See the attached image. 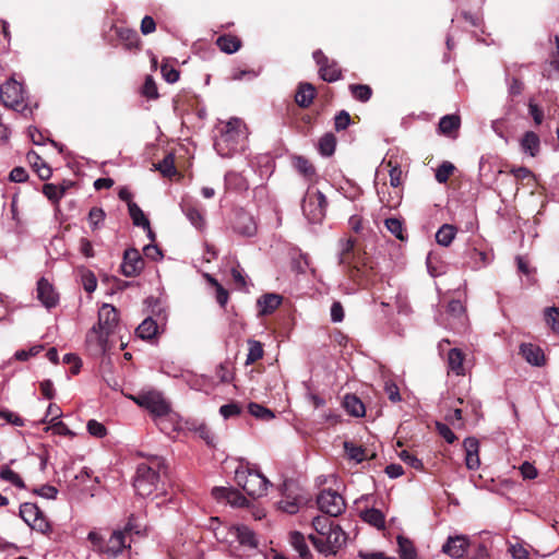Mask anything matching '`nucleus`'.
I'll return each mask as SVG.
<instances>
[{
	"instance_id": "1",
	"label": "nucleus",
	"mask_w": 559,
	"mask_h": 559,
	"mask_svg": "<svg viewBox=\"0 0 559 559\" xmlns=\"http://www.w3.org/2000/svg\"><path fill=\"white\" fill-rule=\"evenodd\" d=\"M118 311L109 304H104L98 311V321L86 334V343L95 354H105L108 338L118 325Z\"/></svg>"
},
{
	"instance_id": "2",
	"label": "nucleus",
	"mask_w": 559,
	"mask_h": 559,
	"mask_svg": "<svg viewBox=\"0 0 559 559\" xmlns=\"http://www.w3.org/2000/svg\"><path fill=\"white\" fill-rule=\"evenodd\" d=\"M247 147V135L242 121L239 118H231L225 126V130L214 142L217 154L224 158L233 157L243 152Z\"/></svg>"
},
{
	"instance_id": "3",
	"label": "nucleus",
	"mask_w": 559,
	"mask_h": 559,
	"mask_svg": "<svg viewBox=\"0 0 559 559\" xmlns=\"http://www.w3.org/2000/svg\"><path fill=\"white\" fill-rule=\"evenodd\" d=\"M162 465L158 457L138 465L133 480L136 495L146 498L159 489Z\"/></svg>"
},
{
	"instance_id": "4",
	"label": "nucleus",
	"mask_w": 559,
	"mask_h": 559,
	"mask_svg": "<svg viewBox=\"0 0 559 559\" xmlns=\"http://www.w3.org/2000/svg\"><path fill=\"white\" fill-rule=\"evenodd\" d=\"M0 97L5 107H9L24 117L33 114V108L25 103L26 92L22 83L11 78L0 86Z\"/></svg>"
},
{
	"instance_id": "5",
	"label": "nucleus",
	"mask_w": 559,
	"mask_h": 559,
	"mask_svg": "<svg viewBox=\"0 0 559 559\" xmlns=\"http://www.w3.org/2000/svg\"><path fill=\"white\" fill-rule=\"evenodd\" d=\"M328 201L323 192L308 189L301 203L305 217L312 224L321 223L325 216Z\"/></svg>"
},
{
	"instance_id": "6",
	"label": "nucleus",
	"mask_w": 559,
	"mask_h": 559,
	"mask_svg": "<svg viewBox=\"0 0 559 559\" xmlns=\"http://www.w3.org/2000/svg\"><path fill=\"white\" fill-rule=\"evenodd\" d=\"M313 546L325 556L335 555L336 551L345 544L346 536L340 525H330L325 535L317 537L310 535Z\"/></svg>"
},
{
	"instance_id": "7",
	"label": "nucleus",
	"mask_w": 559,
	"mask_h": 559,
	"mask_svg": "<svg viewBox=\"0 0 559 559\" xmlns=\"http://www.w3.org/2000/svg\"><path fill=\"white\" fill-rule=\"evenodd\" d=\"M134 403L147 409L157 417L167 415L170 412V405L158 391H148L132 396Z\"/></svg>"
},
{
	"instance_id": "8",
	"label": "nucleus",
	"mask_w": 559,
	"mask_h": 559,
	"mask_svg": "<svg viewBox=\"0 0 559 559\" xmlns=\"http://www.w3.org/2000/svg\"><path fill=\"white\" fill-rule=\"evenodd\" d=\"M21 519L32 528L39 533L46 534L51 527L48 520L37 504L24 502L20 506L19 512Z\"/></svg>"
},
{
	"instance_id": "9",
	"label": "nucleus",
	"mask_w": 559,
	"mask_h": 559,
	"mask_svg": "<svg viewBox=\"0 0 559 559\" xmlns=\"http://www.w3.org/2000/svg\"><path fill=\"white\" fill-rule=\"evenodd\" d=\"M317 504L320 511L332 518L341 515L346 508L344 498L332 489H323L317 497Z\"/></svg>"
},
{
	"instance_id": "10",
	"label": "nucleus",
	"mask_w": 559,
	"mask_h": 559,
	"mask_svg": "<svg viewBox=\"0 0 559 559\" xmlns=\"http://www.w3.org/2000/svg\"><path fill=\"white\" fill-rule=\"evenodd\" d=\"M312 58L319 67V75L323 81L333 83L342 79V70L337 62L330 60L321 49L314 50Z\"/></svg>"
},
{
	"instance_id": "11",
	"label": "nucleus",
	"mask_w": 559,
	"mask_h": 559,
	"mask_svg": "<svg viewBox=\"0 0 559 559\" xmlns=\"http://www.w3.org/2000/svg\"><path fill=\"white\" fill-rule=\"evenodd\" d=\"M231 228L237 235L247 238L253 237L258 230L253 215L243 209H237L234 211Z\"/></svg>"
},
{
	"instance_id": "12",
	"label": "nucleus",
	"mask_w": 559,
	"mask_h": 559,
	"mask_svg": "<svg viewBox=\"0 0 559 559\" xmlns=\"http://www.w3.org/2000/svg\"><path fill=\"white\" fill-rule=\"evenodd\" d=\"M127 548L130 549L131 545L126 543L124 531L115 530L104 546L100 547V552L107 559H117Z\"/></svg>"
},
{
	"instance_id": "13",
	"label": "nucleus",
	"mask_w": 559,
	"mask_h": 559,
	"mask_svg": "<svg viewBox=\"0 0 559 559\" xmlns=\"http://www.w3.org/2000/svg\"><path fill=\"white\" fill-rule=\"evenodd\" d=\"M120 267L124 276H135L143 270L144 261L136 249L130 248L124 251Z\"/></svg>"
},
{
	"instance_id": "14",
	"label": "nucleus",
	"mask_w": 559,
	"mask_h": 559,
	"mask_svg": "<svg viewBox=\"0 0 559 559\" xmlns=\"http://www.w3.org/2000/svg\"><path fill=\"white\" fill-rule=\"evenodd\" d=\"M469 540L465 535L449 536L442 545L441 551L452 559H460L465 556Z\"/></svg>"
},
{
	"instance_id": "15",
	"label": "nucleus",
	"mask_w": 559,
	"mask_h": 559,
	"mask_svg": "<svg viewBox=\"0 0 559 559\" xmlns=\"http://www.w3.org/2000/svg\"><path fill=\"white\" fill-rule=\"evenodd\" d=\"M491 261L492 257L488 252L475 247L467 248L464 253V264L473 271L486 267Z\"/></svg>"
},
{
	"instance_id": "16",
	"label": "nucleus",
	"mask_w": 559,
	"mask_h": 559,
	"mask_svg": "<svg viewBox=\"0 0 559 559\" xmlns=\"http://www.w3.org/2000/svg\"><path fill=\"white\" fill-rule=\"evenodd\" d=\"M270 485V480L263 474L254 471L243 491L252 498H260L266 493Z\"/></svg>"
},
{
	"instance_id": "17",
	"label": "nucleus",
	"mask_w": 559,
	"mask_h": 559,
	"mask_svg": "<svg viewBox=\"0 0 559 559\" xmlns=\"http://www.w3.org/2000/svg\"><path fill=\"white\" fill-rule=\"evenodd\" d=\"M283 302V296L276 293H266L257 299L258 316L272 314Z\"/></svg>"
},
{
	"instance_id": "18",
	"label": "nucleus",
	"mask_w": 559,
	"mask_h": 559,
	"mask_svg": "<svg viewBox=\"0 0 559 559\" xmlns=\"http://www.w3.org/2000/svg\"><path fill=\"white\" fill-rule=\"evenodd\" d=\"M37 298L47 309L53 308L58 304V294L53 286L44 277L37 282Z\"/></svg>"
},
{
	"instance_id": "19",
	"label": "nucleus",
	"mask_w": 559,
	"mask_h": 559,
	"mask_svg": "<svg viewBox=\"0 0 559 559\" xmlns=\"http://www.w3.org/2000/svg\"><path fill=\"white\" fill-rule=\"evenodd\" d=\"M465 450V464L471 471H475L479 467L480 461L478 455L479 442L474 437H467L463 441Z\"/></svg>"
},
{
	"instance_id": "20",
	"label": "nucleus",
	"mask_w": 559,
	"mask_h": 559,
	"mask_svg": "<svg viewBox=\"0 0 559 559\" xmlns=\"http://www.w3.org/2000/svg\"><path fill=\"white\" fill-rule=\"evenodd\" d=\"M520 354L532 366L542 367L545 364L544 350L532 343H522Z\"/></svg>"
},
{
	"instance_id": "21",
	"label": "nucleus",
	"mask_w": 559,
	"mask_h": 559,
	"mask_svg": "<svg viewBox=\"0 0 559 559\" xmlns=\"http://www.w3.org/2000/svg\"><path fill=\"white\" fill-rule=\"evenodd\" d=\"M229 534L235 536L241 546H246L250 549L258 547V540L255 533L246 525L231 526Z\"/></svg>"
},
{
	"instance_id": "22",
	"label": "nucleus",
	"mask_w": 559,
	"mask_h": 559,
	"mask_svg": "<svg viewBox=\"0 0 559 559\" xmlns=\"http://www.w3.org/2000/svg\"><path fill=\"white\" fill-rule=\"evenodd\" d=\"M316 96V88L311 83L301 82L298 85L295 102L301 108H308Z\"/></svg>"
},
{
	"instance_id": "23",
	"label": "nucleus",
	"mask_w": 559,
	"mask_h": 559,
	"mask_svg": "<svg viewBox=\"0 0 559 559\" xmlns=\"http://www.w3.org/2000/svg\"><path fill=\"white\" fill-rule=\"evenodd\" d=\"M224 183L227 190L236 192H242L248 189V182L246 178L237 171H227L224 176Z\"/></svg>"
},
{
	"instance_id": "24",
	"label": "nucleus",
	"mask_w": 559,
	"mask_h": 559,
	"mask_svg": "<svg viewBox=\"0 0 559 559\" xmlns=\"http://www.w3.org/2000/svg\"><path fill=\"white\" fill-rule=\"evenodd\" d=\"M520 145L523 153L534 157L539 152V136L533 131H526L521 139Z\"/></svg>"
},
{
	"instance_id": "25",
	"label": "nucleus",
	"mask_w": 559,
	"mask_h": 559,
	"mask_svg": "<svg viewBox=\"0 0 559 559\" xmlns=\"http://www.w3.org/2000/svg\"><path fill=\"white\" fill-rule=\"evenodd\" d=\"M290 545L295 549L296 552H298L299 557L301 559H310L311 552L309 550V547L306 543L305 536L300 532H293L290 533Z\"/></svg>"
},
{
	"instance_id": "26",
	"label": "nucleus",
	"mask_w": 559,
	"mask_h": 559,
	"mask_svg": "<svg viewBox=\"0 0 559 559\" xmlns=\"http://www.w3.org/2000/svg\"><path fill=\"white\" fill-rule=\"evenodd\" d=\"M157 332L158 325L151 317L144 319L135 330L136 335L142 340H152L156 336Z\"/></svg>"
},
{
	"instance_id": "27",
	"label": "nucleus",
	"mask_w": 559,
	"mask_h": 559,
	"mask_svg": "<svg viewBox=\"0 0 559 559\" xmlns=\"http://www.w3.org/2000/svg\"><path fill=\"white\" fill-rule=\"evenodd\" d=\"M181 210L191 225L197 229H202L205 226L204 216L199 209L191 204H181Z\"/></svg>"
},
{
	"instance_id": "28",
	"label": "nucleus",
	"mask_w": 559,
	"mask_h": 559,
	"mask_svg": "<svg viewBox=\"0 0 559 559\" xmlns=\"http://www.w3.org/2000/svg\"><path fill=\"white\" fill-rule=\"evenodd\" d=\"M216 45L221 51L231 55L239 50L241 41L231 35H222L216 39Z\"/></svg>"
},
{
	"instance_id": "29",
	"label": "nucleus",
	"mask_w": 559,
	"mask_h": 559,
	"mask_svg": "<svg viewBox=\"0 0 559 559\" xmlns=\"http://www.w3.org/2000/svg\"><path fill=\"white\" fill-rule=\"evenodd\" d=\"M361 519L364 520V522L374 526L378 530H382L385 526L384 514L380 510L374 508L362 511Z\"/></svg>"
},
{
	"instance_id": "30",
	"label": "nucleus",
	"mask_w": 559,
	"mask_h": 559,
	"mask_svg": "<svg viewBox=\"0 0 559 559\" xmlns=\"http://www.w3.org/2000/svg\"><path fill=\"white\" fill-rule=\"evenodd\" d=\"M464 355L459 348H451L448 353V367L449 370L454 372L456 376L464 373L463 368Z\"/></svg>"
},
{
	"instance_id": "31",
	"label": "nucleus",
	"mask_w": 559,
	"mask_h": 559,
	"mask_svg": "<svg viewBox=\"0 0 559 559\" xmlns=\"http://www.w3.org/2000/svg\"><path fill=\"white\" fill-rule=\"evenodd\" d=\"M456 235V228L450 224H443L436 233V241L438 245L448 247L452 243Z\"/></svg>"
},
{
	"instance_id": "32",
	"label": "nucleus",
	"mask_w": 559,
	"mask_h": 559,
	"mask_svg": "<svg viewBox=\"0 0 559 559\" xmlns=\"http://www.w3.org/2000/svg\"><path fill=\"white\" fill-rule=\"evenodd\" d=\"M336 147V138L333 133H325L318 142V151L320 155L330 157L334 154Z\"/></svg>"
},
{
	"instance_id": "33",
	"label": "nucleus",
	"mask_w": 559,
	"mask_h": 559,
	"mask_svg": "<svg viewBox=\"0 0 559 559\" xmlns=\"http://www.w3.org/2000/svg\"><path fill=\"white\" fill-rule=\"evenodd\" d=\"M344 407L347 413L355 417L365 416L366 408L364 403L355 395H346L344 399Z\"/></svg>"
},
{
	"instance_id": "34",
	"label": "nucleus",
	"mask_w": 559,
	"mask_h": 559,
	"mask_svg": "<svg viewBox=\"0 0 559 559\" xmlns=\"http://www.w3.org/2000/svg\"><path fill=\"white\" fill-rule=\"evenodd\" d=\"M461 120L457 115H445L443 116L438 124V130L444 135L451 134L453 131L460 128Z\"/></svg>"
},
{
	"instance_id": "35",
	"label": "nucleus",
	"mask_w": 559,
	"mask_h": 559,
	"mask_svg": "<svg viewBox=\"0 0 559 559\" xmlns=\"http://www.w3.org/2000/svg\"><path fill=\"white\" fill-rule=\"evenodd\" d=\"M397 546L401 559H417V551L408 538L397 536Z\"/></svg>"
},
{
	"instance_id": "36",
	"label": "nucleus",
	"mask_w": 559,
	"mask_h": 559,
	"mask_svg": "<svg viewBox=\"0 0 559 559\" xmlns=\"http://www.w3.org/2000/svg\"><path fill=\"white\" fill-rule=\"evenodd\" d=\"M355 246V239L346 238L341 239L338 241V263L340 264H348L349 263V254L352 253Z\"/></svg>"
},
{
	"instance_id": "37",
	"label": "nucleus",
	"mask_w": 559,
	"mask_h": 559,
	"mask_svg": "<svg viewBox=\"0 0 559 559\" xmlns=\"http://www.w3.org/2000/svg\"><path fill=\"white\" fill-rule=\"evenodd\" d=\"M129 215L135 226L148 228V219L144 215L140 206L134 202L128 204Z\"/></svg>"
},
{
	"instance_id": "38",
	"label": "nucleus",
	"mask_w": 559,
	"mask_h": 559,
	"mask_svg": "<svg viewBox=\"0 0 559 559\" xmlns=\"http://www.w3.org/2000/svg\"><path fill=\"white\" fill-rule=\"evenodd\" d=\"M385 228L399 240H405L403 221L396 217H389L384 221Z\"/></svg>"
},
{
	"instance_id": "39",
	"label": "nucleus",
	"mask_w": 559,
	"mask_h": 559,
	"mask_svg": "<svg viewBox=\"0 0 559 559\" xmlns=\"http://www.w3.org/2000/svg\"><path fill=\"white\" fill-rule=\"evenodd\" d=\"M248 354L246 358V365H251L263 357L262 343L255 340L248 341Z\"/></svg>"
},
{
	"instance_id": "40",
	"label": "nucleus",
	"mask_w": 559,
	"mask_h": 559,
	"mask_svg": "<svg viewBox=\"0 0 559 559\" xmlns=\"http://www.w3.org/2000/svg\"><path fill=\"white\" fill-rule=\"evenodd\" d=\"M248 409L249 413L258 419L269 421L275 418V414L270 408H266L258 403H249Z\"/></svg>"
},
{
	"instance_id": "41",
	"label": "nucleus",
	"mask_w": 559,
	"mask_h": 559,
	"mask_svg": "<svg viewBox=\"0 0 559 559\" xmlns=\"http://www.w3.org/2000/svg\"><path fill=\"white\" fill-rule=\"evenodd\" d=\"M349 91L355 99L362 103L368 102L372 96L371 87L365 84H352Z\"/></svg>"
},
{
	"instance_id": "42",
	"label": "nucleus",
	"mask_w": 559,
	"mask_h": 559,
	"mask_svg": "<svg viewBox=\"0 0 559 559\" xmlns=\"http://www.w3.org/2000/svg\"><path fill=\"white\" fill-rule=\"evenodd\" d=\"M106 214L102 207L94 206L90 210L87 221L92 230L100 228L104 224Z\"/></svg>"
},
{
	"instance_id": "43",
	"label": "nucleus",
	"mask_w": 559,
	"mask_h": 559,
	"mask_svg": "<svg viewBox=\"0 0 559 559\" xmlns=\"http://www.w3.org/2000/svg\"><path fill=\"white\" fill-rule=\"evenodd\" d=\"M447 311L452 318L456 319L461 324H463L464 321L466 320L465 307L461 300H451L448 304Z\"/></svg>"
},
{
	"instance_id": "44",
	"label": "nucleus",
	"mask_w": 559,
	"mask_h": 559,
	"mask_svg": "<svg viewBox=\"0 0 559 559\" xmlns=\"http://www.w3.org/2000/svg\"><path fill=\"white\" fill-rule=\"evenodd\" d=\"M343 447H344V451H345L346 455L350 460H353L357 463H360L365 460V450L361 447H358L349 441H345Z\"/></svg>"
},
{
	"instance_id": "45",
	"label": "nucleus",
	"mask_w": 559,
	"mask_h": 559,
	"mask_svg": "<svg viewBox=\"0 0 559 559\" xmlns=\"http://www.w3.org/2000/svg\"><path fill=\"white\" fill-rule=\"evenodd\" d=\"M545 321L554 333L559 334V308H547L545 310Z\"/></svg>"
},
{
	"instance_id": "46",
	"label": "nucleus",
	"mask_w": 559,
	"mask_h": 559,
	"mask_svg": "<svg viewBox=\"0 0 559 559\" xmlns=\"http://www.w3.org/2000/svg\"><path fill=\"white\" fill-rule=\"evenodd\" d=\"M0 477L3 480L10 481L11 484H13L17 488H25V483L20 477V475L16 474L13 469H11L8 466H4V467L1 468Z\"/></svg>"
},
{
	"instance_id": "47",
	"label": "nucleus",
	"mask_w": 559,
	"mask_h": 559,
	"mask_svg": "<svg viewBox=\"0 0 559 559\" xmlns=\"http://www.w3.org/2000/svg\"><path fill=\"white\" fill-rule=\"evenodd\" d=\"M242 407L238 402H230L219 407V415L224 419L237 417L241 414Z\"/></svg>"
},
{
	"instance_id": "48",
	"label": "nucleus",
	"mask_w": 559,
	"mask_h": 559,
	"mask_svg": "<svg viewBox=\"0 0 559 559\" xmlns=\"http://www.w3.org/2000/svg\"><path fill=\"white\" fill-rule=\"evenodd\" d=\"M280 509L288 514H296L299 511L300 501L297 497H285L278 502Z\"/></svg>"
},
{
	"instance_id": "49",
	"label": "nucleus",
	"mask_w": 559,
	"mask_h": 559,
	"mask_svg": "<svg viewBox=\"0 0 559 559\" xmlns=\"http://www.w3.org/2000/svg\"><path fill=\"white\" fill-rule=\"evenodd\" d=\"M399 457L408 466H411L412 468L416 469V471H423L424 469V464H423V461L420 459H418L416 455H414L413 453L406 451V450H403L399 453Z\"/></svg>"
},
{
	"instance_id": "50",
	"label": "nucleus",
	"mask_w": 559,
	"mask_h": 559,
	"mask_svg": "<svg viewBox=\"0 0 559 559\" xmlns=\"http://www.w3.org/2000/svg\"><path fill=\"white\" fill-rule=\"evenodd\" d=\"M294 167L304 176L310 177L314 175V168L309 160L302 156H296L294 158Z\"/></svg>"
},
{
	"instance_id": "51",
	"label": "nucleus",
	"mask_w": 559,
	"mask_h": 559,
	"mask_svg": "<svg viewBox=\"0 0 559 559\" xmlns=\"http://www.w3.org/2000/svg\"><path fill=\"white\" fill-rule=\"evenodd\" d=\"M455 169L454 165L450 162H443L436 170V180L439 183H444L448 181L450 175Z\"/></svg>"
},
{
	"instance_id": "52",
	"label": "nucleus",
	"mask_w": 559,
	"mask_h": 559,
	"mask_svg": "<svg viewBox=\"0 0 559 559\" xmlns=\"http://www.w3.org/2000/svg\"><path fill=\"white\" fill-rule=\"evenodd\" d=\"M43 193L52 202H58L64 194V189L53 183H46L43 187Z\"/></svg>"
},
{
	"instance_id": "53",
	"label": "nucleus",
	"mask_w": 559,
	"mask_h": 559,
	"mask_svg": "<svg viewBox=\"0 0 559 559\" xmlns=\"http://www.w3.org/2000/svg\"><path fill=\"white\" fill-rule=\"evenodd\" d=\"M44 349V346L38 344V345H33L29 349H20V350H16L14 353V358L16 360H20V361H26L28 360L31 357H35L36 355H38L41 350Z\"/></svg>"
},
{
	"instance_id": "54",
	"label": "nucleus",
	"mask_w": 559,
	"mask_h": 559,
	"mask_svg": "<svg viewBox=\"0 0 559 559\" xmlns=\"http://www.w3.org/2000/svg\"><path fill=\"white\" fill-rule=\"evenodd\" d=\"M253 472L254 471L243 467L242 465L237 467L235 471V480L237 485L245 489L249 481V477H251Z\"/></svg>"
},
{
	"instance_id": "55",
	"label": "nucleus",
	"mask_w": 559,
	"mask_h": 559,
	"mask_svg": "<svg viewBox=\"0 0 559 559\" xmlns=\"http://www.w3.org/2000/svg\"><path fill=\"white\" fill-rule=\"evenodd\" d=\"M33 493L48 500H53L57 498L58 489L52 485L45 484L38 488H34Z\"/></svg>"
},
{
	"instance_id": "56",
	"label": "nucleus",
	"mask_w": 559,
	"mask_h": 559,
	"mask_svg": "<svg viewBox=\"0 0 559 559\" xmlns=\"http://www.w3.org/2000/svg\"><path fill=\"white\" fill-rule=\"evenodd\" d=\"M350 124V116L346 110H341L334 117V128L337 132L344 131Z\"/></svg>"
},
{
	"instance_id": "57",
	"label": "nucleus",
	"mask_w": 559,
	"mask_h": 559,
	"mask_svg": "<svg viewBox=\"0 0 559 559\" xmlns=\"http://www.w3.org/2000/svg\"><path fill=\"white\" fill-rule=\"evenodd\" d=\"M86 428H87L88 433L96 438H103L107 435L106 427L102 423H99L95 419L88 420Z\"/></svg>"
},
{
	"instance_id": "58",
	"label": "nucleus",
	"mask_w": 559,
	"mask_h": 559,
	"mask_svg": "<svg viewBox=\"0 0 559 559\" xmlns=\"http://www.w3.org/2000/svg\"><path fill=\"white\" fill-rule=\"evenodd\" d=\"M157 169L164 175V176H171L176 173V167L174 164V157L171 154L164 157V159L158 164Z\"/></svg>"
},
{
	"instance_id": "59",
	"label": "nucleus",
	"mask_w": 559,
	"mask_h": 559,
	"mask_svg": "<svg viewBox=\"0 0 559 559\" xmlns=\"http://www.w3.org/2000/svg\"><path fill=\"white\" fill-rule=\"evenodd\" d=\"M83 288L87 293L95 292L97 287V280L93 272L91 271H84L81 276Z\"/></svg>"
},
{
	"instance_id": "60",
	"label": "nucleus",
	"mask_w": 559,
	"mask_h": 559,
	"mask_svg": "<svg viewBox=\"0 0 559 559\" xmlns=\"http://www.w3.org/2000/svg\"><path fill=\"white\" fill-rule=\"evenodd\" d=\"M118 35L122 40L127 41L128 48H132L138 45L139 35L135 31L129 28H121L118 31Z\"/></svg>"
},
{
	"instance_id": "61",
	"label": "nucleus",
	"mask_w": 559,
	"mask_h": 559,
	"mask_svg": "<svg viewBox=\"0 0 559 559\" xmlns=\"http://www.w3.org/2000/svg\"><path fill=\"white\" fill-rule=\"evenodd\" d=\"M312 525L317 533L320 535L319 537H322L323 535H325L326 531L329 530V526L335 524L331 522L328 518L318 515L312 520Z\"/></svg>"
},
{
	"instance_id": "62",
	"label": "nucleus",
	"mask_w": 559,
	"mask_h": 559,
	"mask_svg": "<svg viewBox=\"0 0 559 559\" xmlns=\"http://www.w3.org/2000/svg\"><path fill=\"white\" fill-rule=\"evenodd\" d=\"M160 72L164 80L169 84L176 83L180 78V72L168 64H162Z\"/></svg>"
},
{
	"instance_id": "63",
	"label": "nucleus",
	"mask_w": 559,
	"mask_h": 559,
	"mask_svg": "<svg viewBox=\"0 0 559 559\" xmlns=\"http://www.w3.org/2000/svg\"><path fill=\"white\" fill-rule=\"evenodd\" d=\"M436 428H437V431L438 433L448 442V443H453L455 440H456V436L455 433L451 430V428L443 424V423H440V421H437L436 423Z\"/></svg>"
},
{
	"instance_id": "64",
	"label": "nucleus",
	"mask_w": 559,
	"mask_h": 559,
	"mask_svg": "<svg viewBox=\"0 0 559 559\" xmlns=\"http://www.w3.org/2000/svg\"><path fill=\"white\" fill-rule=\"evenodd\" d=\"M142 93L148 99H155L158 97L157 86L151 76L146 78Z\"/></svg>"
}]
</instances>
